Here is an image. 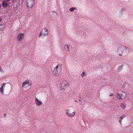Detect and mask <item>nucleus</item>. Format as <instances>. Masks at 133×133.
Instances as JSON below:
<instances>
[{
    "label": "nucleus",
    "mask_w": 133,
    "mask_h": 133,
    "mask_svg": "<svg viewBox=\"0 0 133 133\" xmlns=\"http://www.w3.org/2000/svg\"><path fill=\"white\" fill-rule=\"evenodd\" d=\"M4 26H5V25L4 24H3V25H0V30L2 29L3 28Z\"/></svg>",
    "instance_id": "21"
},
{
    "label": "nucleus",
    "mask_w": 133,
    "mask_h": 133,
    "mask_svg": "<svg viewBox=\"0 0 133 133\" xmlns=\"http://www.w3.org/2000/svg\"><path fill=\"white\" fill-rule=\"evenodd\" d=\"M35 101L36 104L38 106H40L42 105V102L38 99L37 98H35Z\"/></svg>",
    "instance_id": "8"
},
{
    "label": "nucleus",
    "mask_w": 133,
    "mask_h": 133,
    "mask_svg": "<svg viewBox=\"0 0 133 133\" xmlns=\"http://www.w3.org/2000/svg\"><path fill=\"white\" fill-rule=\"evenodd\" d=\"M113 95H114V94H111V95H109V96H113Z\"/></svg>",
    "instance_id": "24"
},
{
    "label": "nucleus",
    "mask_w": 133,
    "mask_h": 133,
    "mask_svg": "<svg viewBox=\"0 0 133 133\" xmlns=\"http://www.w3.org/2000/svg\"><path fill=\"white\" fill-rule=\"evenodd\" d=\"M123 66V65H122L119 66L117 69L118 71H120L122 70Z\"/></svg>",
    "instance_id": "17"
},
{
    "label": "nucleus",
    "mask_w": 133,
    "mask_h": 133,
    "mask_svg": "<svg viewBox=\"0 0 133 133\" xmlns=\"http://www.w3.org/2000/svg\"><path fill=\"white\" fill-rule=\"evenodd\" d=\"M59 64H58L57 66H56V67H55L53 70V74L55 76H57L59 75L60 72H61V70L58 68L59 66Z\"/></svg>",
    "instance_id": "2"
},
{
    "label": "nucleus",
    "mask_w": 133,
    "mask_h": 133,
    "mask_svg": "<svg viewBox=\"0 0 133 133\" xmlns=\"http://www.w3.org/2000/svg\"><path fill=\"white\" fill-rule=\"evenodd\" d=\"M5 84H6V83L4 84L3 85H2V86L0 88V92L3 95V88Z\"/></svg>",
    "instance_id": "14"
},
{
    "label": "nucleus",
    "mask_w": 133,
    "mask_h": 133,
    "mask_svg": "<svg viewBox=\"0 0 133 133\" xmlns=\"http://www.w3.org/2000/svg\"><path fill=\"white\" fill-rule=\"evenodd\" d=\"M24 36L23 34L20 33L17 36V40L18 41H19L22 40Z\"/></svg>",
    "instance_id": "5"
},
{
    "label": "nucleus",
    "mask_w": 133,
    "mask_h": 133,
    "mask_svg": "<svg viewBox=\"0 0 133 133\" xmlns=\"http://www.w3.org/2000/svg\"><path fill=\"white\" fill-rule=\"evenodd\" d=\"M2 5L4 8H6L9 6V4L7 3L6 1H4L2 3Z\"/></svg>",
    "instance_id": "10"
},
{
    "label": "nucleus",
    "mask_w": 133,
    "mask_h": 133,
    "mask_svg": "<svg viewBox=\"0 0 133 133\" xmlns=\"http://www.w3.org/2000/svg\"><path fill=\"white\" fill-rule=\"evenodd\" d=\"M120 106L123 109H125L126 107V104L125 103H123L120 104Z\"/></svg>",
    "instance_id": "13"
},
{
    "label": "nucleus",
    "mask_w": 133,
    "mask_h": 133,
    "mask_svg": "<svg viewBox=\"0 0 133 133\" xmlns=\"http://www.w3.org/2000/svg\"><path fill=\"white\" fill-rule=\"evenodd\" d=\"M64 48L66 51H70L69 46L68 45H65L64 46Z\"/></svg>",
    "instance_id": "15"
},
{
    "label": "nucleus",
    "mask_w": 133,
    "mask_h": 133,
    "mask_svg": "<svg viewBox=\"0 0 133 133\" xmlns=\"http://www.w3.org/2000/svg\"><path fill=\"white\" fill-rule=\"evenodd\" d=\"M68 88V85H65L63 87V88H62L61 89L62 90H66Z\"/></svg>",
    "instance_id": "16"
},
{
    "label": "nucleus",
    "mask_w": 133,
    "mask_h": 133,
    "mask_svg": "<svg viewBox=\"0 0 133 133\" xmlns=\"http://www.w3.org/2000/svg\"><path fill=\"white\" fill-rule=\"evenodd\" d=\"M125 11V9L124 8H123L120 10V12L121 14H123V12Z\"/></svg>",
    "instance_id": "20"
},
{
    "label": "nucleus",
    "mask_w": 133,
    "mask_h": 133,
    "mask_svg": "<svg viewBox=\"0 0 133 133\" xmlns=\"http://www.w3.org/2000/svg\"><path fill=\"white\" fill-rule=\"evenodd\" d=\"M76 9V8L74 7H72L71 8H70L69 9V10L71 12H72L74 10Z\"/></svg>",
    "instance_id": "19"
},
{
    "label": "nucleus",
    "mask_w": 133,
    "mask_h": 133,
    "mask_svg": "<svg viewBox=\"0 0 133 133\" xmlns=\"http://www.w3.org/2000/svg\"><path fill=\"white\" fill-rule=\"evenodd\" d=\"M124 48L125 49H124V52L123 53H124L125 54H127L128 53L129 51V48L125 47H124Z\"/></svg>",
    "instance_id": "11"
},
{
    "label": "nucleus",
    "mask_w": 133,
    "mask_h": 133,
    "mask_svg": "<svg viewBox=\"0 0 133 133\" xmlns=\"http://www.w3.org/2000/svg\"><path fill=\"white\" fill-rule=\"evenodd\" d=\"M34 0H27V5L28 8H31L34 5Z\"/></svg>",
    "instance_id": "3"
},
{
    "label": "nucleus",
    "mask_w": 133,
    "mask_h": 133,
    "mask_svg": "<svg viewBox=\"0 0 133 133\" xmlns=\"http://www.w3.org/2000/svg\"><path fill=\"white\" fill-rule=\"evenodd\" d=\"M0 72H4V71L1 66H0Z\"/></svg>",
    "instance_id": "22"
},
{
    "label": "nucleus",
    "mask_w": 133,
    "mask_h": 133,
    "mask_svg": "<svg viewBox=\"0 0 133 133\" xmlns=\"http://www.w3.org/2000/svg\"><path fill=\"white\" fill-rule=\"evenodd\" d=\"M6 1H7V2H9L10 0H5Z\"/></svg>",
    "instance_id": "26"
},
{
    "label": "nucleus",
    "mask_w": 133,
    "mask_h": 133,
    "mask_svg": "<svg viewBox=\"0 0 133 133\" xmlns=\"http://www.w3.org/2000/svg\"><path fill=\"white\" fill-rule=\"evenodd\" d=\"M116 94L119 99H122V98L125 97V96H123L122 94H119L118 92H116Z\"/></svg>",
    "instance_id": "7"
},
{
    "label": "nucleus",
    "mask_w": 133,
    "mask_h": 133,
    "mask_svg": "<svg viewBox=\"0 0 133 133\" xmlns=\"http://www.w3.org/2000/svg\"><path fill=\"white\" fill-rule=\"evenodd\" d=\"M66 113L69 117H71L75 115L76 112L75 111H73L70 109H68L66 110Z\"/></svg>",
    "instance_id": "1"
},
{
    "label": "nucleus",
    "mask_w": 133,
    "mask_h": 133,
    "mask_svg": "<svg viewBox=\"0 0 133 133\" xmlns=\"http://www.w3.org/2000/svg\"><path fill=\"white\" fill-rule=\"evenodd\" d=\"M1 5H0V8H1Z\"/></svg>",
    "instance_id": "28"
},
{
    "label": "nucleus",
    "mask_w": 133,
    "mask_h": 133,
    "mask_svg": "<svg viewBox=\"0 0 133 133\" xmlns=\"http://www.w3.org/2000/svg\"><path fill=\"white\" fill-rule=\"evenodd\" d=\"M6 115L5 114L4 115V116L5 117Z\"/></svg>",
    "instance_id": "27"
},
{
    "label": "nucleus",
    "mask_w": 133,
    "mask_h": 133,
    "mask_svg": "<svg viewBox=\"0 0 133 133\" xmlns=\"http://www.w3.org/2000/svg\"><path fill=\"white\" fill-rule=\"evenodd\" d=\"M125 115H123L119 117V121L121 124H122V122L123 119L125 117Z\"/></svg>",
    "instance_id": "12"
},
{
    "label": "nucleus",
    "mask_w": 133,
    "mask_h": 133,
    "mask_svg": "<svg viewBox=\"0 0 133 133\" xmlns=\"http://www.w3.org/2000/svg\"><path fill=\"white\" fill-rule=\"evenodd\" d=\"M42 35H44L42 33V32H41L39 34V36H41Z\"/></svg>",
    "instance_id": "23"
},
{
    "label": "nucleus",
    "mask_w": 133,
    "mask_h": 133,
    "mask_svg": "<svg viewBox=\"0 0 133 133\" xmlns=\"http://www.w3.org/2000/svg\"><path fill=\"white\" fill-rule=\"evenodd\" d=\"M44 35H46L48 34V32L47 29L46 28H44L41 31Z\"/></svg>",
    "instance_id": "9"
},
{
    "label": "nucleus",
    "mask_w": 133,
    "mask_h": 133,
    "mask_svg": "<svg viewBox=\"0 0 133 133\" xmlns=\"http://www.w3.org/2000/svg\"><path fill=\"white\" fill-rule=\"evenodd\" d=\"M2 21V18L0 17V22H1Z\"/></svg>",
    "instance_id": "25"
},
{
    "label": "nucleus",
    "mask_w": 133,
    "mask_h": 133,
    "mask_svg": "<svg viewBox=\"0 0 133 133\" xmlns=\"http://www.w3.org/2000/svg\"><path fill=\"white\" fill-rule=\"evenodd\" d=\"M125 49L124 47L122 46L120 47L118 49L119 55V56H122V53L124 52V49Z\"/></svg>",
    "instance_id": "6"
},
{
    "label": "nucleus",
    "mask_w": 133,
    "mask_h": 133,
    "mask_svg": "<svg viewBox=\"0 0 133 133\" xmlns=\"http://www.w3.org/2000/svg\"><path fill=\"white\" fill-rule=\"evenodd\" d=\"M87 75V74L85 73L84 71L82 72V74L81 75V76L83 77Z\"/></svg>",
    "instance_id": "18"
},
{
    "label": "nucleus",
    "mask_w": 133,
    "mask_h": 133,
    "mask_svg": "<svg viewBox=\"0 0 133 133\" xmlns=\"http://www.w3.org/2000/svg\"><path fill=\"white\" fill-rule=\"evenodd\" d=\"M27 85L28 86H29L31 85V82L30 81H26L23 82L22 85V87L23 88H26V87L25 85Z\"/></svg>",
    "instance_id": "4"
}]
</instances>
